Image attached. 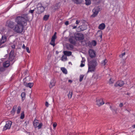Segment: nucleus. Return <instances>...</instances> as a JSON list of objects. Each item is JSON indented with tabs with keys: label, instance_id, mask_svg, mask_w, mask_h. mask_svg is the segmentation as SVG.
<instances>
[{
	"label": "nucleus",
	"instance_id": "obj_1",
	"mask_svg": "<svg viewBox=\"0 0 135 135\" xmlns=\"http://www.w3.org/2000/svg\"><path fill=\"white\" fill-rule=\"evenodd\" d=\"M27 14H23L21 16H17L15 18V21L17 24L13 29L18 33H21L23 31L24 27L27 25V22L29 21Z\"/></svg>",
	"mask_w": 135,
	"mask_h": 135
},
{
	"label": "nucleus",
	"instance_id": "obj_2",
	"mask_svg": "<svg viewBox=\"0 0 135 135\" xmlns=\"http://www.w3.org/2000/svg\"><path fill=\"white\" fill-rule=\"evenodd\" d=\"M97 62L95 59H94L90 61H88V70L87 72L94 71L95 68L97 65Z\"/></svg>",
	"mask_w": 135,
	"mask_h": 135
},
{
	"label": "nucleus",
	"instance_id": "obj_3",
	"mask_svg": "<svg viewBox=\"0 0 135 135\" xmlns=\"http://www.w3.org/2000/svg\"><path fill=\"white\" fill-rule=\"evenodd\" d=\"M15 56L14 55V51L12 50L10 52L8 58L10 62V64L12 65L16 61V60L15 59Z\"/></svg>",
	"mask_w": 135,
	"mask_h": 135
},
{
	"label": "nucleus",
	"instance_id": "obj_4",
	"mask_svg": "<svg viewBox=\"0 0 135 135\" xmlns=\"http://www.w3.org/2000/svg\"><path fill=\"white\" fill-rule=\"evenodd\" d=\"M75 39L78 41L83 40L84 38L83 34L81 33H77L74 34Z\"/></svg>",
	"mask_w": 135,
	"mask_h": 135
},
{
	"label": "nucleus",
	"instance_id": "obj_5",
	"mask_svg": "<svg viewBox=\"0 0 135 135\" xmlns=\"http://www.w3.org/2000/svg\"><path fill=\"white\" fill-rule=\"evenodd\" d=\"M37 11L36 12L38 14H40L43 13L44 11L45 8L43 7L41 3H38L37 5Z\"/></svg>",
	"mask_w": 135,
	"mask_h": 135
},
{
	"label": "nucleus",
	"instance_id": "obj_6",
	"mask_svg": "<svg viewBox=\"0 0 135 135\" xmlns=\"http://www.w3.org/2000/svg\"><path fill=\"white\" fill-rule=\"evenodd\" d=\"M100 11V8L99 6H98L95 7L92 10L93 14L91 15V16L93 17H96Z\"/></svg>",
	"mask_w": 135,
	"mask_h": 135
},
{
	"label": "nucleus",
	"instance_id": "obj_7",
	"mask_svg": "<svg viewBox=\"0 0 135 135\" xmlns=\"http://www.w3.org/2000/svg\"><path fill=\"white\" fill-rule=\"evenodd\" d=\"M88 54L91 58H95L96 56V52L93 49H90L88 51Z\"/></svg>",
	"mask_w": 135,
	"mask_h": 135
},
{
	"label": "nucleus",
	"instance_id": "obj_8",
	"mask_svg": "<svg viewBox=\"0 0 135 135\" xmlns=\"http://www.w3.org/2000/svg\"><path fill=\"white\" fill-rule=\"evenodd\" d=\"M12 124V122L10 121H7L6 122L5 125L3 128V131H4L7 129H9L10 128L11 125Z\"/></svg>",
	"mask_w": 135,
	"mask_h": 135
},
{
	"label": "nucleus",
	"instance_id": "obj_9",
	"mask_svg": "<svg viewBox=\"0 0 135 135\" xmlns=\"http://www.w3.org/2000/svg\"><path fill=\"white\" fill-rule=\"evenodd\" d=\"M6 25L11 28H13L14 26V22L10 20H7L6 22Z\"/></svg>",
	"mask_w": 135,
	"mask_h": 135
},
{
	"label": "nucleus",
	"instance_id": "obj_10",
	"mask_svg": "<svg viewBox=\"0 0 135 135\" xmlns=\"http://www.w3.org/2000/svg\"><path fill=\"white\" fill-rule=\"evenodd\" d=\"M26 77H25L23 79V85L27 87H29L30 88H31L33 85L34 83H27L26 82Z\"/></svg>",
	"mask_w": 135,
	"mask_h": 135
},
{
	"label": "nucleus",
	"instance_id": "obj_11",
	"mask_svg": "<svg viewBox=\"0 0 135 135\" xmlns=\"http://www.w3.org/2000/svg\"><path fill=\"white\" fill-rule=\"evenodd\" d=\"M97 104L99 107L103 104L104 103L103 102V99L102 98H100L98 97L96 98Z\"/></svg>",
	"mask_w": 135,
	"mask_h": 135
},
{
	"label": "nucleus",
	"instance_id": "obj_12",
	"mask_svg": "<svg viewBox=\"0 0 135 135\" xmlns=\"http://www.w3.org/2000/svg\"><path fill=\"white\" fill-rule=\"evenodd\" d=\"M124 84V82L122 80L118 81L114 84V86L115 87L118 86H122Z\"/></svg>",
	"mask_w": 135,
	"mask_h": 135
},
{
	"label": "nucleus",
	"instance_id": "obj_13",
	"mask_svg": "<svg viewBox=\"0 0 135 135\" xmlns=\"http://www.w3.org/2000/svg\"><path fill=\"white\" fill-rule=\"evenodd\" d=\"M63 53L64 55L66 56H70L72 54V52L70 51H64Z\"/></svg>",
	"mask_w": 135,
	"mask_h": 135
},
{
	"label": "nucleus",
	"instance_id": "obj_14",
	"mask_svg": "<svg viewBox=\"0 0 135 135\" xmlns=\"http://www.w3.org/2000/svg\"><path fill=\"white\" fill-rule=\"evenodd\" d=\"M55 81L54 79H53L50 82V85H49V87L51 89L55 85Z\"/></svg>",
	"mask_w": 135,
	"mask_h": 135
},
{
	"label": "nucleus",
	"instance_id": "obj_15",
	"mask_svg": "<svg viewBox=\"0 0 135 135\" xmlns=\"http://www.w3.org/2000/svg\"><path fill=\"white\" fill-rule=\"evenodd\" d=\"M33 123L34 127L35 128H37L38 127V120L35 119Z\"/></svg>",
	"mask_w": 135,
	"mask_h": 135
},
{
	"label": "nucleus",
	"instance_id": "obj_16",
	"mask_svg": "<svg viewBox=\"0 0 135 135\" xmlns=\"http://www.w3.org/2000/svg\"><path fill=\"white\" fill-rule=\"evenodd\" d=\"M7 37L5 35H3L2 36V39L0 41V42L2 44H3L6 41Z\"/></svg>",
	"mask_w": 135,
	"mask_h": 135
},
{
	"label": "nucleus",
	"instance_id": "obj_17",
	"mask_svg": "<svg viewBox=\"0 0 135 135\" xmlns=\"http://www.w3.org/2000/svg\"><path fill=\"white\" fill-rule=\"evenodd\" d=\"M10 61L9 60L6 61L4 63H3V67L4 68H7L10 65Z\"/></svg>",
	"mask_w": 135,
	"mask_h": 135
},
{
	"label": "nucleus",
	"instance_id": "obj_18",
	"mask_svg": "<svg viewBox=\"0 0 135 135\" xmlns=\"http://www.w3.org/2000/svg\"><path fill=\"white\" fill-rule=\"evenodd\" d=\"M105 26L104 23H102L100 24L98 27V28L100 30H103L105 28Z\"/></svg>",
	"mask_w": 135,
	"mask_h": 135
},
{
	"label": "nucleus",
	"instance_id": "obj_19",
	"mask_svg": "<svg viewBox=\"0 0 135 135\" xmlns=\"http://www.w3.org/2000/svg\"><path fill=\"white\" fill-rule=\"evenodd\" d=\"M78 28H80L81 30L83 31L86 29L87 27L86 25H83L79 26Z\"/></svg>",
	"mask_w": 135,
	"mask_h": 135
},
{
	"label": "nucleus",
	"instance_id": "obj_20",
	"mask_svg": "<svg viewBox=\"0 0 135 135\" xmlns=\"http://www.w3.org/2000/svg\"><path fill=\"white\" fill-rule=\"evenodd\" d=\"M69 41L70 43L74 45H75L76 44L75 41L71 38H70L69 39Z\"/></svg>",
	"mask_w": 135,
	"mask_h": 135
},
{
	"label": "nucleus",
	"instance_id": "obj_21",
	"mask_svg": "<svg viewBox=\"0 0 135 135\" xmlns=\"http://www.w3.org/2000/svg\"><path fill=\"white\" fill-rule=\"evenodd\" d=\"M61 60L62 61H65L68 60L67 56L63 55L61 57Z\"/></svg>",
	"mask_w": 135,
	"mask_h": 135
},
{
	"label": "nucleus",
	"instance_id": "obj_22",
	"mask_svg": "<svg viewBox=\"0 0 135 135\" xmlns=\"http://www.w3.org/2000/svg\"><path fill=\"white\" fill-rule=\"evenodd\" d=\"M26 93L25 92H23L22 93L21 96L22 97V100L23 101L25 98Z\"/></svg>",
	"mask_w": 135,
	"mask_h": 135
},
{
	"label": "nucleus",
	"instance_id": "obj_23",
	"mask_svg": "<svg viewBox=\"0 0 135 135\" xmlns=\"http://www.w3.org/2000/svg\"><path fill=\"white\" fill-rule=\"evenodd\" d=\"M17 105H15L13 107L12 109V110L11 111V113L12 114L13 113L14 114V113H15L16 111V109H17Z\"/></svg>",
	"mask_w": 135,
	"mask_h": 135
},
{
	"label": "nucleus",
	"instance_id": "obj_24",
	"mask_svg": "<svg viewBox=\"0 0 135 135\" xmlns=\"http://www.w3.org/2000/svg\"><path fill=\"white\" fill-rule=\"evenodd\" d=\"M61 70L62 71V72L65 74H67V71L66 69L64 67H62L61 68Z\"/></svg>",
	"mask_w": 135,
	"mask_h": 135
},
{
	"label": "nucleus",
	"instance_id": "obj_25",
	"mask_svg": "<svg viewBox=\"0 0 135 135\" xmlns=\"http://www.w3.org/2000/svg\"><path fill=\"white\" fill-rule=\"evenodd\" d=\"M49 15H44L43 18V20L45 21H47L49 19Z\"/></svg>",
	"mask_w": 135,
	"mask_h": 135
},
{
	"label": "nucleus",
	"instance_id": "obj_26",
	"mask_svg": "<svg viewBox=\"0 0 135 135\" xmlns=\"http://www.w3.org/2000/svg\"><path fill=\"white\" fill-rule=\"evenodd\" d=\"M107 60L106 59H105L104 60L102 61L101 62V64L103 66H105V65L106 63L107 62Z\"/></svg>",
	"mask_w": 135,
	"mask_h": 135
},
{
	"label": "nucleus",
	"instance_id": "obj_27",
	"mask_svg": "<svg viewBox=\"0 0 135 135\" xmlns=\"http://www.w3.org/2000/svg\"><path fill=\"white\" fill-rule=\"evenodd\" d=\"M73 94V91L72 90L70 91L69 94H68V96L69 98L71 99V98Z\"/></svg>",
	"mask_w": 135,
	"mask_h": 135
},
{
	"label": "nucleus",
	"instance_id": "obj_28",
	"mask_svg": "<svg viewBox=\"0 0 135 135\" xmlns=\"http://www.w3.org/2000/svg\"><path fill=\"white\" fill-rule=\"evenodd\" d=\"M85 4L86 5H89L91 3V1L90 0H85Z\"/></svg>",
	"mask_w": 135,
	"mask_h": 135
},
{
	"label": "nucleus",
	"instance_id": "obj_29",
	"mask_svg": "<svg viewBox=\"0 0 135 135\" xmlns=\"http://www.w3.org/2000/svg\"><path fill=\"white\" fill-rule=\"evenodd\" d=\"M98 33H99V36L101 38H102L103 34L102 31L100 30H99L98 31Z\"/></svg>",
	"mask_w": 135,
	"mask_h": 135
},
{
	"label": "nucleus",
	"instance_id": "obj_30",
	"mask_svg": "<svg viewBox=\"0 0 135 135\" xmlns=\"http://www.w3.org/2000/svg\"><path fill=\"white\" fill-rule=\"evenodd\" d=\"M25 117L24 112H23L21 114L20 118L21 119H23Z\"/></svg>",
	"mask_w": 135,
	"mask_h": 135
},
{
	"label": "nucleus",
	"instance_id": "obj_31",
	"mask_svg": "<svg viewBox=\"0 0 135 135\" xmlns=\"http://www.w3.org/2000/svg\"><path fill=\"white\" fill-rule=\"evenodd\" d=\"M91 45L94 46H95L97 44L96 41L95 40H93L91 41Z\"/></svg>",
	"mask_w": 135,
	"mask_h": 135
},
{
	"label": "nucleus",
	"instance_id": "obj_32",
	"mask_svg": "<svg viewBox=\"0 0 135 135\" xmlns=\"http://www.w3.org/2000/svg\"><path fill=\"white\" fill-rule=\"evenodd\" d=\"M84 76V75H80V76L79 81L80 82H81L82 81Z\"/></svg>",
	"mask_w": 135,
	"mask_h": 135
},
{
	"label": "nucleus",
	"instance_id": "obj_33",
	"mask_svg": "<svg viewBox=\"0 0 135 135\" xmlns=\"http://www.w3.org/2000/svg\"><path fill=\"white\" fill-rule=\"evenodd\" d=\"M21 107L20 106H18V108H17V114H18L20 113V111H21Z\"/></svg>",
	"mask_w": 135,
	"mask_h": 135
},
{
	"label": "nucleus",
	"instance_id": "obj_34",
	"mask_svg": "<svg viewBox=\"0 0 135 135\" xmlns=\"http://www.w3.org/2000/svg\"><path fill=\"white\" fill-rule=\"evenodd\" d=\"M56 38V37L54 36H53L51 38V42H55V39Z\"/></svg>",
	"mask_w": 135,
	"mask_h": 135
},
{
	"label": "nucleus",
	"instance_id": "obj_35",
	"mask_svg": "<svg viewBox=\"0 0 135 135\" xmlns=\"http://www.w3.org/2000/svg\"><path fill=\"white\" fill-rule=\"evenodd\" d=\"M74 3L76 4H79L80 2L79 1V0H72Z\"/></svg>",
	"mask_w": 135,
	"mask_h": 135
},
{
	"label": "nucleus",
	"instance_id": "obj_36",
	"mask_svg": "<svg viewBox=\"0 0 135 135\" xmlns=\"http://www.w3.org/2000/svg\"><path fill=\"white\" fill-rule=\"evenodd\" d=\"M42 123H40L38 125V127H38V129H40V128H41L42 126Z\"/></svg>",
	"mask_w": 135,
	"mask_h": 135
},
{
	"label": "nucleus",
	"instance_id": "obj_37",
	"mask_svg": "<svg viewBox=\"0 0 135 135\" xmlns=\"http://www.w3.org/2000/svg\"><path fill=\"white\" fill-rule=\"evenodd\" d=\"M50 44L53 46H54L55 45V42H51H51L50 43Z\"/></svg>",
	"mask_w": 135,
	"mask_h": 135
},
{
	"label": "nucleus",
	"instance_id": "obj_38",
	"mask_svg": "<svg viewBox=\"0 0 135 135\" xmlns=\"http://www.w3.org/2000/svg\"><path fill=\"white\" fill-rule=\"evenodd\" d=\"M34 11H35V9H34L33 10L30 9V10H29V12L30 13H31L32 14L33 13Z\"/></svg>",
	"mask_w": 135,
	"mask_h": 135
},
{
	"label": "nucleus",
	"instance_id": "obj_39",
	"mask_svg": "<svg viewBox=\"0 0 135 135\" xmlns=\"http://www.w3.org/2000/svg\"><path fill=\"white\" fill-rule=\"evenodd\" d=\"M113 81L111 80V79L110 78L109 80V83L110 84H112L113 83Z\"/></svg>",
	"mask_w": 135,
	"mask_h": 135
},
{
	"label": "nucleus",
	"instance_id": "obj_40",
	"mask_svg": "<svg viewBox=\"0 0 135 135\" xmlns=\"http://www.w3.org/2000/svg\"><path fill=\"white\" fill-rule=\"evenodd\" d=\"M87 44L89 46H91V42L90 41H89L87 42Z\"/></svg>",
	"mask_w": 135,
	"mask_h": 135
},
{
	"label": "nucleus",
	"instance_id": "obj_41",
	"mask_svg": "<svg viewBox=\"0 0 135 135\" xmlns=\"http://www.w3.org/2000/svg\"><path fill=\"white\" fill-rule=\"evenodd\" d=\"M57 124L56 123H54L53 124V126L54 127V129L55 128L56 126H57Z\"/></svg>",
	"mask_w": 135,
	"mask_h": 135
},
{
	"label": "nucleus",
	"instance_id": "obj_42",
	"mask_svg": "<svg viewBox=\"0 0 135 135\" xmlns=\"http://www.w3.org/2000/svg\"><path fill=\"white\" fill-rule=\"evenodd\" d=\"M26 49L27 52L28 53L30 52V51L29 48L28 47H26Z\"/></svg>",
	"mask_w": 135,
	"mask_h": 135
},
{
	"label": "nucleus",
	"instance_id": "obj_43",
	"mask_svg": "<svg viewBox=\"0 0 135 135\" xmlns=\"http://www.w3.org/2000/svg\"><path fill=\"white\" fill-rule=\"evenodd\" d=\"M125 54V53L124 52L121 55H119V56L120 57H122L123 56H124Z\"/></svg>",
	"mask_w": 135,
	"mask_h": 135
},
{
	"label": "nucleus",
	"instance_id": "obj_44",
	"mask_svg": "<svg viewBox=\"0 0 135 135\" xmlns=\"http://www.w3.org/2000/svg\"><path fill=\"white\" fill-rule=\"evenodd\" d=\"M83 62H81V64L80 65V66L81 67H84L85 66V64L83 63Z\"/></svg>",
	"mask_w": 135,
	"mask_h": 135
},
{
	"label": "nucleus",
	"instance_id": "obj_45",
	"mask_svg": "<svg viewBox=\"0 0 135 135\" xmlns=\"http://www.w3.org/2000/svg\"><path fill=\"white\" fill-rule=\"evenodd\" d=\"M82 60L81 61V62L85 63V58L83 57H82Z\"/></svg>",
	"mask_w": 135,
	"mask_h": 135
},
{
	"label": "nucleus",
	"instance_id": "obj_46",
	"mask_svg": "<svg viewBox=\"0 0 135 135\" xmlns=\"http://www.w3.org/2000/svg\"><path fill=\"white\" fill-rule=\"evenodd\" d=\"M45 105L46 107H48L49 106V103L47 102H46L45 103Z\"/></svg>",
	"mask_w": 135,
	"mask_h": 135
},
{
	"label": "nucleus",
	"instance_id": "obj_47",
	"mask_svg": "<svg viewBox=\"0 0 135 135\" xmlns=\"http://www.w3.org/2000/svg\"><path fill=\"white\" fill-rule=\"evenodd\" d=\"M65 25H68L69 24V22L68 21H66L65 23Z\"/></svg>",
	"mask_w": 135,
	"mask_h": 135
},
{
	"label": "nucleus",
	"instance_id": "obj_48",
	"mask_svg": "<svg viewBox=\"0 0 135 135\" xmlns=\"http://www.w3.org/2000/svg\"><path fill=\"white\" fill-rule=\"evenodd\" d=\"M69 46L71 48V49H73V45H71V44H70L69 45Z\"/></svg>",
	"mask_w": 135,
	"mask_h": 135
},
{
	"label": "nucleus",
	"instance_id": "obj_49",
	"mask_svg": "<svg viewBox=\"0 0 135 135\" xmlns=\"http://www.w3.org/2000/svg\"><path fill=\"white\" fill-rule=\"evenodd\" d=\"M80 22V21L79 20H76V24H78Z\"/></svg>",
	"mask_w": 135,
	"mask_h": 135
},
{
	"label": "nucleus",
	"instance_id": "obj_50",
	"mask_svg": "<svg viewBox=\"0 0 135 135\" xmlns=\"http://www.w3.org/2000/svg\"><path fill=\"white\" fill-rule=\"evenodd\" d=\"M123 106V104L122 103H120L119 105V106L120 107H122Z\"/></svg>",
	"mask_w": 135,
	"mask_h": 135
},
{
	"label": "nucleus",
	"instance_id": "obj_51",
	"mask_svg": "<svg viewBox=\"0 0 135 135\" xmlns=\"http://www.w3.org/2000/svg\"><path fill=\"white\" fill-rule=\"evenodd\" d=\"M15 44H13L12 45L11 47L12 48L14 49H15Z\"/></svg>",
	"mask_w": 135,
	"mask_h": 135
},
{
	"label": "nucleus",
	"instance_id": "obj_52",
	"mask_svg": "<svg viewBox=\"0 0 135 135\" xmlns=\"http://www.w3.org/2000/svg\"><path fill=\"white\" fill-rule=\"evenodd\" d=\"M113 112H114L115 113H116L117 111V109H113V110H112Z\"/></svg>",
	"mask_w": 135,
	"mask_h": 135
},
{
	"label": "nucleus",
	"instance_id": "obj_53",
	"mask_svg": "<svg viewBox=\"0 0 135 135\" xmlns=\"http://www.w3.org/2000/svg\"><path fill=\"white\" fill-rule=\"evenodd\" d=\"M0 30L1 31H4V28H3L2 29V28H0Z\"/></svg>",
	"mask_w": 135,
	"mask_h": 135
},
{
	"label": "nucleus",
	"instance_id": "obj_54",
	"mask_svg": "<svg viewBox=\"0 0 135 135\" xmlns=\"http://www.w3.org/2000/svg\"><path fill=\"white\" fill-rule=\"evenodd\" d=\"M68 82L69 83H71L72 82V81L70 80H68Z\"/></svg>",
	"mask_w": 135,
	"mask_h": 135
},
{
	"label": "nucleus",
	"instance_id": "obj_55",
	"mask_svg": "<svg viewBox=\"0 0 135 135\" xmlns=\"http://www.w3.org/2000/svg\"><path fill=\"white\" fill-rule=\"evenodd\" d=\"M22 47L23 49H25V45L24 44H23V45L22 46Z\"/></svg>",
	"mask_w": 135,
	"mask_h": 135
},
{
	"label": "nucleus",
	"instance_id": "obj_56",
	"mask_svg": "<svg viewBox=\"0 0 135 135\" xmlns=\"http://www.w3.org/2000/svg\"><path fill=\"white\" fill-rule=\"evenodd\" d=\"M56 32H55V33H54V35H53V36H54L55 37H56Z\"/></svg>",
	"mask_w": 135,
	"mask_h": 135
},
{
	"label": "nucleus",
	"instance_id": "obj_57",
	"mask_svg": "<svg viewBox=\"0 0 135 135\" xmlns=\"http://www.w3.org/2000/svg\"><path fill=\"white\" fill-rule=\"evenodd\" d=\"M77 28V26H74L73 29H75Z\"/></svg>",
	"mask_w": 135,
	"mask_h": 135
},
{
	"label": "nucleus",
	"instance_id": "obj_58",
	"mask_svg": "<svg viewBox=\"0 0 135 135\" xmlns=\"http://www.w3.org/2000/svg\"><path fill=\"white\" fill-rule=\"evenodd\" d=\"M59 53V52L57 51H56V54H58Z\"/></svg>",
	"mask_w": 135,
	"mask_h": 135
},
{
	"label": "nucleus",
	"instance_id": "obj_59",
	"mask_svg": "<svg viewBox=\"0 0 135 135\" xmlns=\"http://www.w3.org/2000/svg\"><path fill=\"white\" fill-rule=\"evenodd\" d=\"M132 127L133 128H135V124L132 126Z\"/></svg>",
	"mask_w": 135,
	"mask_h": 135
},
{
	"label": "nucleus",
	"instance_id": "obj_60",
	"mask_svg": "<svg viewBox=\"0 0 135 135\" xmlns=\"http://www.w3.org/2000/svg\"><path fill=\"white\" fill-rule=\"evenodd\" d=\"M25 73H27L28 72L27 70H26L25 71Z\"/></svg>",
	"mask_w": 135,
	"mask_h": 135
},
{
	"label": "nucleus",
	"instance_id": "obj_61",
	"mask_svg": "<svg viewBox=\"0 0 135 135\" xmlns=\"http://www.w3.org/2000/svg\"><path fill=\"white\" fill-rule=\"evenodd\" d=\"M8 56V55L7 54H6L5 56L4 57H5V58L6 57H7Z\"/></svg>",
	"mask_w": 135,
	"mask_h": 135
},
{
	"label": "nucleus",
	"instance_id": "obj_62",
	"mask_svg": "<svg viewBox=\"0 0 135 135\" xmlns=\"http://www.w3.org/2000/svg\"><path fill=\"white\" fill-rule=\"evenodd\" d=\"M127 94L128 95H129L130 94V93H127Z\"/></svg>",
	"mask_w": 135,
	"mask_h": 135
},
{
	"label": "nucleus",
	"instance_id": "obj_63",
	"mask_svg": "<svg viewBox=\"0 0 135 135\" xmlns=\"http://www.w3.org/2000/svg\"><path fill=\"white\" fill-rule=\"evenodd\" d=\"M110 108L112 110H113V109L112 108V107L111 106H110Z\"/></svg>",
	"mask_w": 135,
	"mask_h": 135
},
{
	"label": "nucleus",
	"instance_id": "obj_64",
	"mask_svg": "<svg viewBox=\"0 0 135 135\" xmlns=\"http://www.w3.org/2000/svg\"><path fill=\"white\" fill-rule=\"evenodd\" d=\"M69 64H71V63L70 62H69Z\"/></svg>",
	"mask_w": 135,
	"mask_h": 135
}]
</instances>
